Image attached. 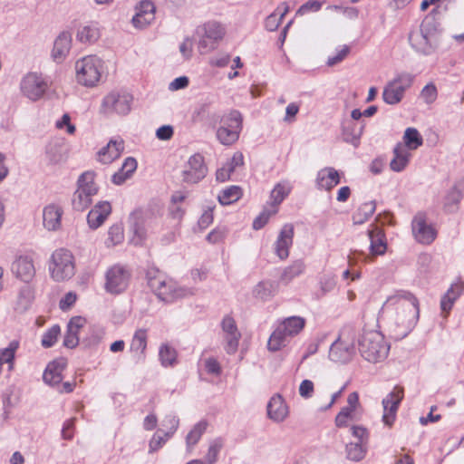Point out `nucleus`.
Instances as JSON below:
<instances>
[{"mask_svg": "<svg viewBox=\"0 0 464 464\" xmlns=\"http://www.w3.org/2000/svg\"><path fill=\"white\" fill-rule=\"evenodd\" d=\"M439 13V6L434 8L420 26L419 30L411 31L409 34L411 46L418 53L430 55L435 52L439 45V35L435 23V14Z\"/></svg>", "mask_w": 464, "mask_h": 464, "instance_id": "1", "label": "nucleus"}, {"mask_svg": "<svg viewBox=\"0 0 464 464\" xmlns=\"http://www.w3.org/2000/svg\"><path fill=\"white\" fill-rule=\"evenodd\" d=\"M358 346L361 355L373 363L384 360L390 351V345L378 331L364 332L358 341Z\"/></svg>", "mask_w": 464, "mask_h": 464, "instance_id": "2", "label": "nucleus"}, {"mask_svg": "<svg viewBox=\"0 0 464 464\" xmlns=\"http://www.w3.org/2000/svg\"><path fill=\"white\" fill-rule=\"evenodd\" d=\"M305 320L300 316L285 318L271 334L267 347L270 351L276 352L285 346L287 338L297 335L304 327Z\"/></svg>", "mask_w": 464, "mask_h": 464, "instance_id": "3", "label": "nucleus"}, {"mask_svg": "<svg viewBox=\"0 0 464 464\" xmlns=\"http://www.w3.org/2000/svg\"><path fill=\"white\" fill-rule=\"evenodd\" d=\"M102 61L95 55H88L75 63L76 80L78 83L86 86H95L102 76Z\"/></svg>", "mask_w": 464, "mask_h": 464, "instance_id": "4", "label": "nucleus"}, {"mask_svg": "<svg viewBox=\"0 0 464 464\" xmlns=\"http://www.w3.org/2000/svg\"><path fill=\"white\" fill-rule=\"evenodd\" d=\"M49 271L51 277L56 282L72 278L75 274L72 254L65 248L55 250L51 256Z\"/></svg>", "mask_w": 464, "mask_h": 464, "instance_id": "5", "label": "nucleus"}, {"mask_svg": "<svg viewBox=\"0 0 464 464\" xmlns=\"http://www.w3.org/2000/svg\"><path fill=\"white\" fill-rule=\"evenodd\" d=\"M414 76L408 72L398 74L392 81H390L383 88L382 99L385 103L394 105L399 103L404 97L405 91L412 84Z\"/></svg>", "mask_w": 464, "mask_h": 464, "instance_id": "6", "label": "nucleus"}, {"mask_svg": "<svg viewBox=\"0 0 464 464\" xmlns=\"http://www.w3.org/2000/svg\"><path fill=\"white\" fill-rule=\"evenodd\" d=\"M49 88V83L36 72H29L23 77L20 89L22 93L30 101L36 102L43 98Z\"/></svg>", "mask_w": 464, "mask_h": 464, "instance_id": "7", "label": "nucleus"}, {"mask_svg": "<svg viewBox=\"0 0 464 464\" xmlns=\"http://www.w3.org/2000/svg\"><path fill=\"white\" fill-rule=\"evenodd\" d=\"M105 278V290L110 294L119 295L127 289L130 273L124 266L115 265L108 269Z\"/></svg>", "mask_w": 464, "mask_h": 464, "instance_id": "8", "label": "nucleus"}, {"mask_svg": "<svg viewBox=\"0 0 464 464\" xmlns=\"http://www.w3.org/2000/svg\"><path fill=\"white\" fill-rule=\"evenodd\" d=\"M208 174V167L204 157L200 153H195L189 157L181 172L182 181L188 184H197Z\"/></svg>", "mask_w": 464, "mask_h": 464, "instance_id": "9", "label": "nucleus"}, {"mask_svg": "<svg viewBox=\"0 0 464 464\" xmlns=\"http://www.w3.org/2000/svg\"><path fill=\"white\" fill-rule=\"evenodd\" d=\"M132 100V95L128 92H111L102 100V108L105 113L126 115L130 111Z\"/></svg>", "mask_w": 464, "mask_h": 464, "instance_id": "10", "label": "nucleus"}, {"mask_svg": "<svg viewBox=\"0 0 464 464\" xmlns=\"http://www.w3.org/2000/svg\"><path fill=\"white\" fill-rule=\"evenodd\" d=\"M411 229L415 239L421 244L429 245L436 238V230L431 225L427 224L426 215L423 212L414 216Z\"/></svg>", "mask_w": 464, "mask_h": 464, "instance_id": "11", "label": "nucleus"}, {"mask_svg": "<svg viewBox=\"0 0 464 464\" xmlns=\"http://www.w3.org/2000/svg\"><path fill=\"white\" fill-rule=\"evenodd\" d=\"M403 388L400 386H395L393 390L382 400V420L386 425H392L395 420L397 410L399 408L401 401L403 399Z\"/></svg>", "mask_w": 464, "mask_h": 464, "instance_id": "12", "label": "nucleus"}, {"mask_svg": "<svg viewBox=\"0 0 464 464\" xmlns=\"http://www.w3.org/2000/svg\"><path fill=\"white\" fill-rule=\"evenodd\" d=\"M355 353L353 342H345L339 336L330 346L329 359L335 362L347 363Z\"/></svg>", "mask_w": 464, "mask_h": 464, "instance_id": "13", "label": "nucleus"}, {"mask_svg": "<svg viewBox=\"0 0 464 464\" xmlns=\"http://www.w3.org/2000/svg\"><path fill=\"white\" fill-rule=\"evenodd\" d=\"M221 327L225 334V350L228 354H233L237 351L238 343L241 338V334L237 329L236 321L230 315H226L221 322Z\"/></svg>", "mask_w": 464, "mask_h": 464, "instance_id": "14", "label": "nucleus"}, {"mask_svg": "<svg viewBox=\"0 0 464 464\" xmlns=\"http://www.w3.org/2000/svg\"><path fill=\"white\" fill-rule=\"evenodd\" d=\"M294 234V226L290 223L285 224L279 232L275 244V251L281 260L286 259L289 256V248L293 244Z\"/></svg>", "mask_w": 464, "mask_h": 464, "instance_id": "15", "label": "nucleus"}, {"mask_svg": "<svg viewBox=\"0 0 464 464\" xmlns=\"http://www.w3.org/2000/svg\"><path fill=\"white\" fill-rule=\"evenodd\" d=\"M152 213L150 210L141 208L135 209L129 217L130 227L136 237L143 239L146 237V227L151 218Z\"/></svg>", "mask_w": 464, "mask_h": 464, "instance_id": "16", "label": "nucleus"}, {"mask_svg": "<svg viewBox=\"0 0 464 464\" xmlns=\"http://www.w3.org/2000/svg\"><path fill=\"white\" fill-rule=\"evenodd\" d=\"M191 295L193 292L189 288L178 286L175 282L169 279L165 281L164 287H160L156 293L157 297L166 303Z\"/></svg>", "mask_w": 464, "mask_h": 464, "instance_id": "17", "label": "nucleus"}, {"mask_svg": "<svg viewBox=\"0 0 464 464\" xmlns=\"http://www.w3.org/2000/svg\"><path fill=\"white\" fill-rule=\"evenodd\" d=\"M364 129L363 121L357 123L353 120L345 118L342 121L343 140L357 147L360 143V138Z\"/></svg>", "mask_w": 464, "mask_h": 464, "instance_id": "18", "label": "nucleus"}, {"mask_svg": "<svg viewBox=\"0 0 464 464\" xmlns=\"http://www.w3.org/2000/svg\"><path fill=\"white\" fill-rule=\"evenodd\" d=\"M12 271L23 282H30L34 275L35 268L33 259L27 256H19L12 265Z\"/></svg>", "mask_w": 464, "mask_h": 464, "instance_id": "19", "label": "nucleus"}, {"mask_svg": "<svg viewBox=\"0 0 464 464\" xmlns=\"http://www.w3.org/2000/svg\"><path fill=\"white\" fill-rule=\"evenodd\" d=\"M111 212V206L108 201H100L88 213L87 222L89 227L96 229L101 227Z\"/></svg>", "mask_w": 464, "mask_h": 464, "instance_id": "20", "label": "nucleus"}, {"mask_svg": "<svg viewBox=\"0 0 464 464\" xmlns=\"http://www.w3.org/2000/svg\"><path fill=\"white\" fill-rule=\"evenodd\" d=\"M72 47V34L63 31L56 37L52 51L53 59L57 62H63L68 55Z\"/></svg>", "mask_w": 464, "mask_h": 464, "instance_id": "21", "label": "nucleus"}, {"mask_svg": "<svg viewBox=\"0 0 464 464\" xmlns=\"http://www.w3.org/2000/svg\"><path fill=\"white\" fill-rule=\"evenodd\" d=\"M86 320L81 316L72 317L68 324L67 331L63 338V346L66 348H75L79 343V331L84 326Z\"/></svg>", "mask_w": 464, "mask_h": 464, "instance_id": "22", "label": "nucleus"}, {"mask_svg": "<svg viewBox=\"0 0 464 464\" xmlns=\"http://www.w3.org/2000/svg\"><path fill=\"white\" fill-rule=\"evenodd\" d=\"M398 298L400 302H401V305L402 307H404L405 303H407L406 306L409 308L407 329L411 331L415 326L419 318V301L411 293L409 292H404L400 295Z\"/></svg>", "mask_w": 464, "mask_h": 464, "instance_id": "23", "label": "nucleus"}, {"mask_svg": "<svg viewBox=\"0 0 464 464\" xmlns=\"http://www.w3.org/2000/svg\"><path fill=\"white\" fill-rule=\"evenodd\" d=\"M341 181L339 172L333 167L320 169L316 176V185L320 189L331 190Z\"/></svg>", "mask_w": 464, "mask_h": 464, "instance_id": "24", "label": "nucleus"}, {"mask_svg": "<svg viewBox=\"0 0 464 464\" xmlns=\"http://www.w3.org/2000/svg\"><path fill=\"white\" fill-rule=\"evenodd\" d=\"M124 150L122 140H111L108 144L98 151V160L109 164L118 159Z\"/></svg>", "mask_w": 464, "mask_h": 464, "instance_id": "25", "label": "nucleus"}, {"mask_svg": "<svg viewBox=\"0 0 464 464\" xmlns=\"http://www.w3.org/2000/svg\"><path fill=\"white\" fill-rule=\"evenodd\" d=\"M288 414L287 406L281 395L273 396L267 404L268 417L277 422L283 421Z\"/></svg>", "mask_w": 464, "mask_h": 464, "instance_id": "26", "label": "nucleus"}, {"mask_svg": "<svg viewBox=\"0 0 464 464\" xmlns=\"http://www.w3.org/2000/svg\"><path fill=\"white\" fill-rule=\"evenodd\" d=\"M147 339L146 329H138L133 334L130 350L134 353L138 362L144 361L146 358Z\"/></svg>", "mask_w": 464, "mask_h": 464, "instance_id": "27", "label": "nucleus"}, {"mask_svg": "<svg viewBox=\"0 0 464 464\" xmlns=\"http://www.w3.org/2000/svg\"><path fill=\"white\" fill-rule=\"evenodd\" d=\"M63 209L59 206L51 204L46 206L43 211V222L48 230H56L61 226Z\"/></svg>", "mask_w": 464, "mask_h": 464, "instance_id": "28", "label": "nucleus"}, {"mask_svg": "<svg viewBox=\"0 0 464 464\" xmlns=\"http://www.w3.org/2000/svg\"><path fill=\"white\" fill-rule=\"evenodd\" d=\"M155 6L154 4L149 0L141 1L140 10L132 18V23L135 27H143L149 24L154 18Z\"/></svg>", "mask_w": 464, "mask_h": 464, "instance_id": "29", "label": "nucleus"}, {"mask_svg": "<svg viewBox=\"0 0 464 464\" xmlns=\"http://www.w3.org/2000/svg\"><path fill=\"white\" fill-rule=\"evenodd\" d=\"M464 196V181H459L448 192L444 208L449 212H455L458 209V206Z\"/></svg>", "mask_w": 464, "mask_h": 464, "instance_id": "30", "label": "nucleus"}, {"mask_svg": "<svg viewBox=\"0 0 464 464\" xmlns=\"http://www.w3.org/2000/svg\"><path fill=\"white\" fill-rule=\"evenodd\" d=\"M65 367V363L62 361H53L50 362L43 375L45 383L54 386L59 384L62 380V372Z\"/></svg>", "mask_w": 464, "mask_h": 464, "instance_id": "31", "label": "nucleus"}, {"mask_svg": "<svg viewBox=\"0 0 464 464\" xmlns=\"http://www.w3.org/2000/svg\"><path fill=\"white\" fill-rule=\"evenodd\" d=\"M95 177L96 173L92 170L83 172L78 178L77 188L92 198L99 191V187L94 182Z\"/></svg>", "mask_w": 464, "mask_h": 464, "instance_id": "32", "label": "nucleus"}, {"mask_svg": "<svg viewBox=\"0 0 464 464\" xmlns=\"http://www.w3.org/2000/svg\"><path fill=\"white\" fill-rule=\"evenodd\" d=\"M370 238V250L372 255H383L386 251L387 245L385 236L382 229L375 227L368 231Z\"/></svg>", "mask_w": 464, "mask_h": 464, "instance_id": "33", "label": "nucleus"}, {"mask_svg": "<svg viewBox=\"0 0 464 464\" xmlns=\"http://www.w3.org/2000/svg\"><path fill=\"white\" fill-rule=\"evenodd\" d=\"M464 290L462 284L452 285L440 300V308L446 315L451 310L454 302L461 295Z\"/></svg>", "mask_w": 464, "mask_h": 464, "instance_id": "34", "label": "nucleus"}, {"mask_svg": "<svg viewBox=\"0 0 464 464\" xmlns=\"http://www.w3.org/2000/svg\"><path fill=\"white\" fill-rule=\"evenodd\" d=\"M393 154L394 158L391 160L390 167L393 171L400 172L408 165L410 153L398 143L393 149Z\"/></svg>", "mask_w": 464, "mask_h": 464, "instance_id": "35", "label": "nucleus"}, {"mask_svg": "<svg viewBox=\"0 0 464 464\" xmlns=\"http://www.w3.org/2000/svg\"><path fill=\"white\" fill-rule=\"evenodd\" d=\"M146 279L148 286L155 295L160 287H164V283L168 280L167 276L156 267H150L147 270Z\"/></svg>", "mask_w": 464, "mask_h": 464, "instance_id": "36", "label": "nucleus"}, {"mask_svg": "<svg viewBox=\"0 0 464 464\" xmlns=\"http://www.w3.org/2000/svg\"><path fill=\"white\" fill-rule=\"evenodd\" d=\"M100 36L99 28L94 24H88L78 29L76 39L82 44H93Z\"/></svg>", "mask_w": 464, "mask_h": 464, "instance_id": "37", "label": "nucleus"}, {"mask_svg": "<svg viewBox=\"0 0 464 464\" xmlns=\"http://www.w3.org/2000/svg\"><path fill=\"white\" fill-rule=\"evenodd\" d=\"M376 209L375 201H369L362 204L353 214V221L355 225H362L366 222Z\"/></svg>", "mask_w": 464, "mask_h": 464, "instance_id": "38", "label": "nucleus"}, {"mask_svg": "<svg viewBox=\"0 0 464 464\" xmlns=\"http://www.w3.org/2000/svg\"><path fill=\"white\" fill-rule=\"evenodd\" d=\"M277 284L272 281H261L254 288L253 294L256 298L267 300L277 291Z\"/></svg>", "mask_w": 464, "mask_h": 464, "instance_id": "39", "label": "nucleus"}, {"mask_svg": "<svg viewBox=\"0 0 464 464\" xmlns=\"http://www.w3.org/2000/svg\"><path fill=\"white\" fill-rule=\"evenodd\" d=\"M208 427V422L200 420L194 425L192 430L186 436V444L188 450H191L192 448L198 442L201 436L205 433Z\"/></svg>", "mask_w": 464, "mask_h": 464, "instance_id": "40", "label": "nucleus"}, {"mask_svg": "<svg viewBox=\"0 0 464 464\" xmlns=\"http://www.w3.org/2000/svg\"><path fill=\"white\" fill-rule=\"evenodd\" d=\"M241 197V188L238 186H230L219 193L218 199L221 205H230L237 201Z\"/></svg>", "mask_w": 464, "mask_h": 464, "instance_id": "41", "label": "nucleus"}, {"mask_svg": "<svg viewBox=\"0 0 464 464\" xmlns=\"http://www.w3.org/2000/svg\"><path fill=\"white\" fill-rule=\"evenodd\" d=\"M305 265L303 260L294 261L289 266L285 267L281 275V280L285 284L292 281L295 277L304 273Z\"/></svg>", "mask_w": 464, "mask_h": 464, "instance_id": "42", "label": "nucleus"}, {"mask_svg": "<svg viewBox=\"0 0 464 464\" xmlns=\"http://www.w3.org/2000/svg\"><path fill=\"white\" fill-rule=\"evenodd\" d=\"M204 34L207 35V38L210 40H214L218 43L223 39L226 31L223 25L216 21H209L206 23L203 26Z\"/></svg>", "mask_w": 464, "mask_h": 464, "instance_id": "43", "label": "nucleus"}, {"mask_svg": "<svg viewBox=\"0 0 464 464\" xmlns=\"http://www.w3.org/2000/svg\"><path fill=\"white\" fill-rule=\"evenodd\" d=\"M241 130L242 129H227L225 127H219L217 130V138L221 144L229 146L238 140Z\"/></svg>", "mask_w": 464, "mask_h": 464, "instance_id": "44", "label": "nucleus"}, {"mask_svg": "<svg viewBox=\"0 0 464 464\" xmlns=\"http://www.w3.org/2000/svg\"><path fill=\"white\" fill-rule=\"evenodd\" d=\"M242 115L237 110H232L227 114H225L220 118V127H225L227 129H242Z\"/></svg>", "mask_w": 464, "mask_h": 464, "instance_id": "45", "label": "nucleus"}, {"mask_svg": "<svg viewBox=\"0 0 464 464\" xmlns=\"http://www.w3.org/2000/svg\"><path fill=\"white\" fill-rule=\"evenodd\" d=\"M403 141L405 147L412 150L422 145L423 139L417 129L407 128L403 135Z\"/></svg>", "mask_w": 464, "mask_h": 464, "instance_id": "46", "label": "nucleus"}, {"mask_svg": "<svg viewBox=\"0 0 464 464\" xmlns=\"http://www.w3.org/2000/svg\"><path fill=\"white\" fill-rule=\"evenodd\" d=\"M91 204L92 197L86 193H82L77 188L72 198V206L73 209L76 211H83L88 208Z\"/></svg>", "mask_w": 464, "mask_h": 464, "instance_id": "47", "label": "nucleus"}, {"mask_svg": "<svg viewBox=\"0 0 464 464\" xmlns=\"http://www.w3.org/2000/svg\"><path fill=\"white\" fill-rule=\"evenodd\" d=\"M160 360L164 367L173 366L177 360V352L169 344H162L159 352Z\"/></svg>", "mask_w": 464, "mask_h": 464, "instance_id": "48", "label": "nucleus"}, {"mask_svg": "<svg viewBox=\"0 0 464 464\" xmlns=\"http://www.w3.org/2000/svg\"><path fill=\"white\" fill-rule=\"evenodd\" d=\"M223 445L224 441L222 438H216L210 442L208 452L205 456L206 464H214L217 462Z\"/></svg>", "mask_w": 464, "mask_h": 464, "instance_id": "49", "label": "nucleus"}, {"mask_svg": "<svg viewBox=\"0 0 464 464\" xmlns=\"http://www.w3.org/2000/svg\"><path fill=\"white\" fill-rule=\"evenodd\" d=\"M290 192L289 187L285 184L278 183L271 191L270 198L272 200L273 209L281 204V202L288 196Z\"/></svg>", "mask_w": 464, "mask_h": 464, "instance_id": "50", "label": "nucleus"}, {"mask_svg": "<svg viewBox=\"0 0 464 464\" xmlns=\"http://www.w3.org/2000/svg\"><path fill=\"white\" fill-rule=\"evenodd\" d=\"M60 334L61 327L58 324H53L43 334L41 341L42 346L44 348H50L53 346Z\"/></svg>", "mask_w": 464, "mask_h": 464, "instance_id": "51", "label": "nucleus"}, {"mask_svg": "<svg viewBox=\"0 0 464 464\" xmlns=\"http://www.w3.org/2000/svg\"><path fill=\"white\" fill-rule=\"evenodd\" d=\"M347 458L353 461H359L364 458L365 450L362 443H349L346 445Z\"/></svg>", "mask_w": 464, "mask_h": 464, "instance_id": "52", "label": "nucleus"}, {"mask_svg": "<svg viewBox=\"0 0 464 464\" xmlns=\"http://www.w3.org/2000/svg\"><path fill=\"white\" fill-rule=\"evenodd\" d=\"M438 96V91L434 83H428L420 92V97L427 104L433 103Z\"/></svg>", "mask_w": 464, "mask_h": 464, "instance_id": "53", "label": "nucleus"}, {"mask_svg": "<svg viewBox=\"0 0 464 464\" xmlns=\"http://www.w3.org/2000/svg\"><path fill=\"white\" fill-rule=\"evenodd\" d=\"M287 12H288V6L285 4H284V10L280 14V17L279 18H277V14H270L266 18V28L268 31H275V30H276L277 27L280 24L281 20L284 18V16L285 15V14Z\"/></svg>", "mask_w": 464, "mask_h": 464, "instance_id": "54", "label": "nucleus"}, {"mask_svg": "<svg viewBox=\"0 0 464 464\" xmlns=\"http://www.w3.org/2000/svg\"><path fill=\"white\" fill-rule=\"evenodd\" d=\"M109 239L113 245H118L124 238L123 227L121 224H114L109 229Z\"/></svg>", "mask_w": 464, "mask_h": 464, "instance_id": "55", "label": "nucleus"}, {"mask_svg": "<svg viewBox=\"0 0 464 464\" xmlns=\"http://www.w3.org/2000/svg\"><path fill=\"white\" fill-rule=\"evenodd\" d=\"M277 212V208H274L272 210H264L257 216L253 221V228L255 230H259L265 227L267 223L269 218Z\"/></svg>", "mask_w": 464, "mask_h": 464, "instance_id": "56", "label": "nucleus"}, {"mask_svg": "<svg viewBox=\"0 0 464 464\" xmlns=\"http://www.w3.org/2000/svg\"><path fill=\"white\" fill-rule=\"evenodd\" d=\"M321 7L322 2L318 0H309L298 8L296 14L304 15L309 12H317Z\"/></svg>", "mask_w": 464, "mask_h": 464, "instance_id": "57", "label": "nucleus"}, {"mask_svg": "<svg viewBox=\"0 0 464 464\" xmlns=\"http://www.w3.org/2000/svg\"><path fill=\"white\" fill-rule=\"evenodd\" d=\"M350 47L348 45H343L341 50L338 51L337 54L334 56H330L327 59L326 64L328 66H334L340 63L344 58L349 54Z\"/></svg>", "mask_w": 464, "mask_h": 464, "instance_id": "58", "label": "nucleus"}, {"mask_svg": "<svg viewBox=\"0 0 464 464\" xmlns=\"http://www.w3.org/2000/svg\"><path fill=\"white\" fill-rule=\"evenodd\" d=\"M218 44L214 40L207 38V35L203 34L202 37L198 42V49L201 53H207L217 48Z\"/></svg>", "mask_w": 464, "mask_h": 464, "instance_id": "59", "label": "nucleus"}, {"mask_svg": "<svg viewBox=\"0 0 464 464\" xmlns=\"http://www.w3.org/2000/svg\"><path fill=\"white\" fill-rule=\"evenodd\" d=\"M166 440L160 434V430L156 432L149 442V453L159 450L166 443Z\"/></svg>", "mask_w": 464, "mask_h": 464, "instance_id": "60", "label": "nucleus"}, {"mask_svg": "<svg viewBox=\"0 0 464 464\" xmlns=\"http://www.w3.org/2000/svg\"><path fill=\"white\" fill-rule=\"evenodd\" d=\"M215 206L208 207L201 217L198 219V227L201 229H206L213 222V210Z\"/></svg>", "mask_w": 464, "mask_h": 464, "instance_id": "61", "label": "nucleus"}, {"mask_svg": "<svg viewBox=\"0 0 464 464\" xmlns=\"http://www.w3.org/2000/svg\"><path fill=\"white\" fill-rule=\"evenodd\" d=\"M102 335V331L98 329H92L90 336L84 338L82 340V343L88 347L97 345L101 342Z\"/></svg>", "mask_w": 464, "mask_h": 464, "instance_id": "62", "label": "nucleus"}, {"mask_svg": "<svg viewBox=\"0 0 464 464\" xmlns=\"http://www.w3.org/2000/svg\"><path fill=\"white\" fill-rule=\"evenodd\" d=\"M314 392V383L310 380H304L299 386V394L301 397L311 398Z\"/></svg>", "mask_w": 464, "mask_h": 464, "instance_id": "63", "label": "nucleus"}, {"mask_svg": "<svg viewBox=\"0 0 464 464\" xmlns=\"http://www.w3.org/2000/svg\"><path fill=\"white\" fill-rule=\"evenodd\" d=\"M174 133L173 127L170 125H163L156 131V137L160 140H169Z\"/></svg>", "mask_w": 464, "mask_h": 464, "instance_id": "64", "label": "nucleus"}]
</instances>
